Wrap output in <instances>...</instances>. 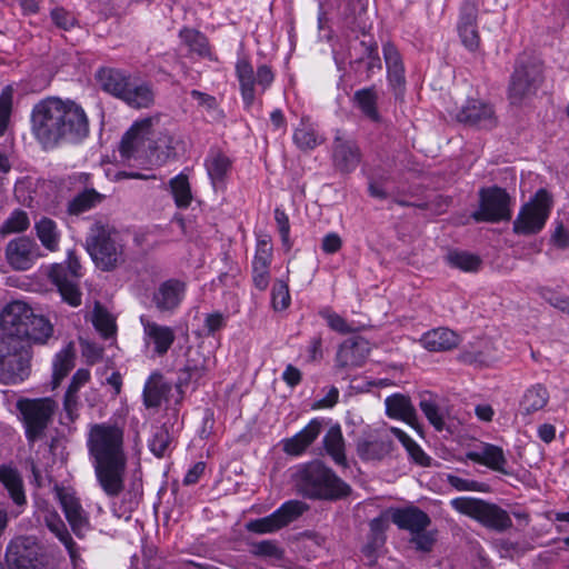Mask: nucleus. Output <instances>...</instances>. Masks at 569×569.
I'll return each mask as SVG.
<instances>
[{
  "mask_svg": "<svg viewBox=\"0 0 569 569\" xmlns=\"http://www.w3.org/2000/svg\"><path fill=\"white\" fill-rule=\"evenodd\" d=\"M31 132L43 150L79 144L90 133L84 109L73 100L48 97L37 102L30 116Z\"/></svg>",
  "mask_w": 569,
  "mask_h": 569,
  "instance_id": "1",
  "label": "nucleus"
},
{
  "mask_svg": "<svg viewBox=\"0 0 569 569\" xmlns=\"http://www.w3.org/2000/svg\"><path fill=\"white\" fill-rule=\"evenodd\" d=\"M123 429L117 423H94L90 427L87 447L96 478L109 498L118 497L124 489L127 456L123 448Z\"/></svg>",
  "mask_w": 569,
  "mask_h": 569,
  "instance_id": "2",
  "label": "nucleus"
},
{
  "mask_svg": "<svg viewBox=\"0 0 569 569\" xmlns=\"http://www.w3.org/2000/svg\"><path fill=\"white\" fill-rule=\"evenodd\" d=\"M295 483L309 499L336 501L351 493V487L320 460L301 465L295 473Z\"/></svg>",
  "mask_w": 569,
  "mask_h": 569,
  "instance_id": "3",
  "label": "nucleus"
},
{
  "mask_svg": "<svg viewBox=\"0 0 569 569\" xmlns=\"http://www.w3.org/2000/svg\"><path fill=\"white\" fill-rule=\"evenodd\" d=\"M86 249L96 267L102 271H112L126 261L124 242L120 232L101 222L90 227Z\"/></svg>",
  "mask_w": 569,
  "mask_h": 569,
  "instance_id": "4",
  "label": "nucleus"
},
{
  "mask_svg": "<svg viewBox=\"0 0 569 569\" xmlns=\"http://www.w3.org/2000/svg\"><path fill=\"white\" fill-rule=\"evenodd\" d=\"M31 346L26 339L0 336V383L19 385L31 373Z\"/></svg>",
  "mask_w": 569,
  "mask_h": 569,
  "instance_id": "5",
  "label": "nucleus"
},
{
  "mask_svg": "<svg viewBox=\"0 0 569 569\" xmlns=\"http://www.w3.org/2000/svg\"><path fill=\"white\" fill-rule=\"evenodd\" d=\"M450 506L458 513L467 516L482 527L496 532H505L513 526L507 510L481 498L456 497L450 500Z\"/></svg>",
  "mask_w": 569,
  "mask_h": 569,
  "instance_id": "6",
  "label": "nucleus"
},
{
  "mask_svg": "<svg viewBox=\"0 0 569 569\" xmlns=\"http://www.w3.org/2000/svg\"><path fill=\"white\" fill-rule=\"evenodd\" d=\"M553 196L546 188H539L520 207L513 220L512 231L518 236H533L543 230L553 208Z\"/></svg>",
  "mask_w": 569,
  "mask_h": 569,
  "instance_id": "7",
  "label": "nucleus"
},
{
  "mask_svg": "<svg viewBox=\"0 0 569 569\" xmlns=\"http://www.w3.org/2000/svg\"><path fill=\"white\" fill-rule=\"evenodd\" d=\"M542 66L528 57H519L508 84V99L511 104L520 106L526 98L536 96L543 83Z\"/></svg>",
  "mask_w": 569,
  "mask_h": 569,
  "instance_id": "8",
  "label": "nucleus"
},
{
  "mask_svg": "<svg viewBox=\"0 0 569 569\" xmlns=\"http://www.w3.org/2000/svg\"><path fill=\"white\" fill-rule=\"evenodd\" d=\"M24 426L26 438L33 443L40 439L52 421L58 409V403L49 397L46 398H20L16 403Z\"/></svg>",
  "mask_w": 569,
  "mask_h": 569,
  "instance_id": "9",
  "label": "nucleus"
},
{
  "mask_svg": "<svg viewBox=\"0 0 569 569\" xmlns=\"http://www.w3.org/2000/svg\"><path fill=\"white\" fill-rule=\"evenodd\" d=\"M513 199L499 186L482 187L479 190V208L471 213L476 222L499 223L512 217Z\"/></svg>",
  "mask_w": 569,
  "mask_h": 569,
  "instance_id": "10",
  "label": "nucleus"
},
{
  "mask_svg": "<svg viewBox=\"0 0 569 569\" xmlns=\"http://www.w3.org/2000/svg\"><path fill=\"white\" fill-rule=\"evenodd\" d=\"M158 122V118H144L134 122L121 139L119 147L121 157L127 160L143 157L150 159L151 149L160 147L153 142L154 124Z\"/></svg>",
  "mask_w": 569,
  "mask_h": 569,
  "instance_id": "11",
  "label": "nucleus"
},
{
  "mask_svg": "<svg viewBox=\"0 0 569 569\" xmlns=\"http://www.w3.org/2000/svg\"><path fill=\"white\" fill-rule=\"evenodd\" d=\"M80 262L73 250L68 252L63 263H56L51 267L49 277L57 286L62 300L72 307L81 305V291L79 289Z\"/></svg>",
  "mask_w": 569,
  "mask_h": 569,
  "instance_id": "12",
  "label": "nucleus"
},
{
  "mask_svg": "<svg viewBox=\"0 0 569 569\" xmlns=\"http://www.w3.org/2000/svg\"><path fill=\"white\" fill-rule=\"evenodd\" d=\"M236 76L246 109H250L256 100L257 88L264 92L273 82L274 74L267 64H261L254 72L247 59H239L236 63Z\"/></svg>",
  "mask_w": 569,
  "mask_h": 569,
  "instance_id": "13",
  "label": "nucleus"
},
{
  "mask_svg": "<svg viewBox=\"0 0 569 569\" xmlns=\"http://www.w3.org/2000/svg\"><path fill=\"white\" fill-rule=\"evenodd\" d=\"M307 505L299 500H289L271 515L251 520L247 530L254 533H271L297 520L306 510Z\"/></svg>",
  "mask_w": 569,
  "mask_h": 569,
  "instance_id": "14",
  "label": "nucleus"
},
{
  "mask_svg": "<svg viewBox=\"0 0 569 569\" xmlns=\"http://www.w3.org/2000/svg\"><path fill=\"white\" fill-rule=\"evenodd\" d=\"M478 17L479 1L462 0L458 12L457 32L462 46L471 53L481 50Z\"/></svg>",
  "mask_w": 569,
  "mask_h": 569,
  "instance_id": "15",
  "label": "nucleus"
},
{
  "mask_svg": "<svg viewBox=\"0 0 569 569\" xmlns=\"http://www.w3.org/2000/svg\"><path fill=\"white\" fill-rule=\"evenodd\" d=\"M455 118L459 123L478 130L489 131L498 124L495 107L477 98H468Z\"/></svg>",
  "mask_w": 569,
  "mask_h": 569,
  "instance_id": "16",
  "label": "nucleus"
},
{
  "mask_svg": "<svg viewBox=\"0 0 569 569\" xmlns=\"http://www.w3.org/2000/svg\"><path fill=\"white\" fill-rule=\"evenodd\" d=\"M391 520L400 529L410 532V542L418 550H427V515L423 511L413 506L395 509L391 512Z\"/></svg>",
  "mask_w": 569,
  "mask_h": 569,
  "instance_id": "17",
  "label": "nucleus"
},
{
  "mask_svg": "<svg viewBox=\"0 0 569 569\" xmlns=\"http://www.w3.org/2000/svg\"><path fill=\"white\" fill-rule=\"evenodd\" d=\"M6 261L16 271H27L42 257L39 244L30 237L10 240L4 248Z\"/></svg>",
  "mask_w": 569,
  "mask_h": 569,
  "instance_id": "18",
  "label": "nucleus"
},
{
  "mask_svg": "<svg viewBox=\"0 0 569 569\" xmlns=\"http://www.w3.org/2000/svg\"><path fill=\"white\" fill-rule=\"evenodd\" d=\"M361 151L358 143L337 130L332 141V164L341 174H349L355 171L361 162Z\"/></svg>",
  "mask_w": 569,
  "mask_h": 569,
  "instance_id": "19",
  "label": "nucleus"
},
{
  "mask_svg": "<svg viewBox=\"0 0 569 569\" xmlns=\"http://www.w3.org/2000/svg\"><path fill=\"white\" fill-rule=\"evenodd\" d=\"M33 316V310L23 301L8 303L0 313V336L24 339L23 335L28 333L27 326Z\"/></svg>",
  "mask_w": 569,
  "mask_h": 569,
  "instance_id": "20",
  "label": "nucleus"
},
{
  "mask_svg": "<svg viewBox=\"0 0 569 569\" xmlns=\"http://www.w3.org/2000/svg\"><path fill=\"white\" fill-rule=\"evenodd\" d=\"M143 328V341L147 347H152L154 355H167L176 340L174 330L171 327L159 325L147 316L140 317Z\"/></svg>",
  "mask_w": 569,
  "mask_h": 569,
  "instance_id": "21",
  "label": "nucleus"
},
{
  "mask_svg": "<svg viewBox=\"0 0 569 569\" xmlns=\"http://www.w3.org/2000/svg\"><path fill=\"white\" fill-rule=\"evenodd\" d=\"M57 497L73 533L82 538L89 529V520L79 499L63 488L57 487Z\"/></svg>",
  "mask_w": 569,
  "mask_h": 569,
  "instance_id": "22",
  "label": "nucleus"
},
{
  "mask_svg": "<svg viewBox=\"0 0 569 569\" xmlns=\"http://www.w3.org/2000/svg\"><path fill=\"white\" fill-rule=\"evenodd\" d=\"M370 352L369 341L362 337H352L345 340L337 352L338 368H358L363 366Z\"/></svg>",
  "mask_w": 569,
  "mask_h": 569,
  "instance_id": "23",
  "label": "nucleus"
},
{
  "mask_svg": "<svg viewBox=\"0 0 569 569\" xmlns=\"http://www.w3.org/2000/svg\"><path fill=\"white\" fill-rule=\"evenodd\" d=\"M186 365L180 370L178 387L188 386L192 381L200 380L212 367L213 361L209 355L198 348H189L186 352Z\"/></svg>",
  "mask_w": 569,
  "mask_h": 569,
  "instance_id": "24",
  "label": "nucleus"
},
{
  "mask_svg": "<svg viewBox=\"0 0 569 569\" xmlns=\"http://www.w3.org/2000/svg\"><path fill=\"white\" fill-rule=\"evenodd\" d=\"M38 545L32 537H18L10 542L7 549V560L18 569L34 567L38 557Z\"/></svg>",
  "mask_w": 569,
  "mask_h": 569,
  "instance_id": "25",
  "label": "nucleus"
},
{
  "mask_svg": "<svg viewBox=\"0 0 569 569\" xmlns=\"http://www.w3.org/2000/svg\"><path fill=\"white\" fill-rule=\"evenodd\" d=\"M184 291V282L169 279L153 292L152 302L160 312H172L181 303Z\"/></svg>",
  "mask_w": 569,
  "mask_h": 569,
  "instance_id": "26",
  "label": "nucleus"
},
{
  "mask_svg": "<svg viewBox=\"0 0 569 569\" xmlns=\"http://www.w3.org/2000/svg\"><path fill=\"white\" fill-rule=\"evenodd\" d=\"M466 458L475 463L485 466L492 471L505 476H511L512 472L506 469L507 458L503 449L492 443H483L481 451L469 450Z\"/></svg>",
  "mask_w": 569,
  "mask_h": 569,
  "instance_id": "27",
  "label": "nucleus"
},
{
  "mask_svg": "<svg viewBox=\"0 0 569 569\" xmlns=\"http://www.w3.org/2000/svg\"><path fill=\"white\" fill-rule=\"evenodd\" d=\"M204 166L214 190H223L232 161L219 149H210Z\"/></svg>",
  "mask_w": 569,
  "mask_h": 569,
  "instance_id": "28",
  "label": "nucleus"
},
{
  "mask_svg": "<svg viewBox=\"0 0 569 569\" xmlns=\"http://www.w3.org/2000/svg\"><path fill=\"white\" fill-rule=\"evenodd\" d=\"M382 51L389 83L393 88L396 96H399L403 93L406 86L405 67L401 54L391 42H386L382 47Z\"/></svg>",
  "mask_w": 569,
  "mask_h": 569,
  "instance_id": "29",
  "label": "nucleus"
},
{
  "mask_svg": "<svg viewBox=\"0 0 569 569\" xmlns=\"http://www.w3.org/2000/svg\"><path fill=\"white\" fill-rule=\"evenodd\" d=\"M322 429L319 419H312L300 432L282 441V449L287 455L300 456L318 438Z\"/></svg>",
  "mask_w": 569,
  "mask_h": 569,
  "instance_id": "30",
  "label": "nucleus"
},
{
  "mask_svg": "<svg viewBox=\"0 0 569 569\" xmlns=\"http://www.w3.org/2000/svg\"><path fill=\"white\" fill-rule=\"evenodd\" d=\"M392 450V441L388 436L359 439L357 453L362 460H381Z\"/></svg>",
  "mask_w": 569,
  "mask_h": 569,
  "instance_id": "31",
  "label": "nucleus"
},
{
  "mask_svg": "<svg viewBox=\"0 0 569 569\" xmlns=\"http://www.w3.org/2000/svg\"><path fill=\"white\" fill-rule=\"evenodd\" d=\"M386 412L389 417L401 419L422 433L421 427L417 423L416 410L408 397L399 393L388 397L386 399Z\"/></svg>",
  "mask_w": 569,
  "mask_h": 569,
  "instance_id": "32",
  "label": "nucleus"
},
{
  "mask_svg": "<svg viewBox=\"0 0 569 569\" xmlns=\"http://www.w3.org/2000/svg\"><path fill=\"white\" fill-rule=\"evenodd\" d=\"M121 100L136 109L149 108L153 104L154 91L148 82H137L130 79Z\"/></svg>",
  "mask_w": 569,
  "mask_h": 569,
  "instance_id": "33",
  "label": "nucleus"
},
{
  "mask_svg": "<svg viewBox=\"0 0 569 569\" xmlns=\"http://www.w3.org/2000/svg\"><path fill=\"white\" fill-rule=\"evenodd\" d=\"M549 391L542 383H535L527 388L519 402V411L523 416L542 410L549 401Z\"/></svg>",
  "mask_w": 569,
  "mask_h": 569,
  "instance_id": "34",
  "label": "nucleus"
},
{
  "mask_svg": "<svg viewBox=\"0 0 569 569\" xmlns=\"http://www.w3.org/2000/svg\"><path fill=\"white\" fill-rule=\"evenodd\" d=\"M96 77L101 88L106 92L119 99H121L130 81V77H128L124 72L113 68H101L98 70Z\"/></svg>",
  "mask_w": 569,
  "mask_h": 569,
  "instance_id": "35",
  "label": "nucleus"
},
{
  "mask_svg": "<svg viewBox=\"0 0 569 569\" xmlns=\"http://www.w3.org/2000/svg\"><path fill=\"white\" fill-rule=\"evenodd\" d=\"M170 390L171 386L164 381L161 373H152L143 388L144 406L147 408H159Z\"/></svg>",
  "mask_w": 569,
  "mask_h": 569,
  "instance_id": "36",
  "label": "nucleus"
},
{
  "mask_svg": "<svg viewBox=\"0 0 569 569\" xmlns=\"http://www.w3.org/2000/svg\"><path fill=\"white\" fill-rule=\"evenodd\" d=\"M323 447L337 466H348L345 453V440L339 425L331 427L323 437Z\"/></svg>",
  "mask_w": 569,
  "mask_h": 569,
  "instance_id": "37",
  "label": "nucleus"
},
{
  "mask_svg": "<svg viewBox=\"0 0 569 569\" xmlns=\"http://www.w3.org/2000/svg\"><path fill=\"white\" fill-rule=\"evenodd\" d=\"M34 230L43 248L50 252H56L59 249L61 234L57 223L52 219L42 217L40 220L36 221Z\"/></svg>",
  "mask_w": 569,
  "mask_h": 569,
  "instance_id": "38",
  "label": "nucleus"
},
{
  "mask_svg": "<svg viewBox=\"0 0 569 569\" xmlns=\"http://www.w3.org/2000/svg\"><path fill=\"white\" fill-rule=\"evenodd\" d=\"M293 142L300 150L309 151L321 144L323 138L309 120L302 118L299 126L295 129Z\"/></svg>",
  "mask_w": 569,
  "mask_h": 569,
  "instance_id": "39",
  "label": "nucleus"
},
{
  "mask_svg": "<svg viewBox=\"0 0 569 569\" xmlns=\"http://www.w3.org/2000/svg\"><path fill=\"white\" fill-rule=\"evenodd\" d=\"M44 523L48 529L64 545L71 559L77 558V545L70 536L64 522L54 511H48L44 515Z\"/></svg>",
  "mask_w": 569,
  "mask_h": 569,
  "instance_id": "40",
  "label": "nucleus"
},
{
  "mask_svg": "<svg viewBox=\"0 0 569 569\" xmlns=\"http://www.w3.org/2000/svg\"><path fill=\"white\" fill-rule=\"evenodd\" d=\"M0 481L16 505L22 506L26 503L23 482L16 469L4 465L0 466Z\"/></svg>",
  "mask_w": 569,
  "mask_h": 569,
  "instance_id": "41",
  "label": "nucleus"
},
{
  "mask_svg": "<svg viewBox=\"0 0 569 569\" xmlns=\"http://www.w3.org/2000/svg\"><path fill=\"white\" fill-rule=\"evenodd\" d=\"M28 333L23 335V338L31 346L33 343H46L53 333V326L51 322L41 315H36L29 320L27 326Z\"/></svg>",
  "mask_w": 569,
  "mask_h": 569,
  "instance_id": "42",
  "label": "nucleus"
},
{
  "mask_svg": "<svg viewBox=\"0 0 569 569\" xmlns=\"http://www.w3.org/2000/svg\"><path fill=\"white\" fill-rule=\"evenodd\" d=\"M429 392V425L441 433L442 438L449 439L455 435L456 422L448 415H445L430 398Z\"/></svg>",
  "mask_w": 569,
  "mask_h": 569,
  "instance_id": "43",
  "label": "nucleus"
},
{
  "mask_svg": "<svg viewBox=\"0 0 569 569\" xmlns=\"http://www.w3.org/2000/svg\"><path fill=\"white\" fill-rule=\"evenodd\" d=\"M76 355L72 347H67L56 355L53 361L52 388H57L74 367Z\"/></svg>",
  "mask_w": 569,
  "mask_h": 569,
  "instance_id": "44",
  "label": "nucleus"
},
{
  "mask_svg": "<svg viewBox=\"0 0 569 569\" xmlns=\"http://www.w3.org/2000/svg\"><path fill=\"white\" fill-rule=\"evenodd\" d=\"M459 336L448 328L429 330V351H447L459 345Z\"/></svg>",
  "mask_w": 569,
  "mask_h": 569,
  "instance_id": "45",
  "label": "nucleus"
},
{
  "mask_svg": "<svg viewBox=\"0 0 569 569\" xmlns=\"http://www.w3.org/2000/svg\"><path fill=\"white\" fill-rule=\"evenodd\" d=\"M353 100L367 118L375 122L380 120V114L377 110L378 97L375 88H365L356 91Z\"/></svg>",
  "mask_w": 569,
  "mask_h": 569,
  "instance_id": "46",
  "label": "nucleus"
},
{
  "mask_svg": "<svg viewBox=\"0 0 569 569\" xmlns=\"http://www.w3.org/2000/svg\"><path fill=\"white\" fill-rule=\"evenodd\" d=\"M448 264L463 272H476L482 261L479 256L468 251L452 250L447 254Z\"/></svg>",
  "mask_w": 569,
  "mask_h": 569,
  "instance_id": "47",
  "label": "nucleus"
},
{
  "mask_svg": "<svg viewBox=\"0 0 569 569\" xmlns=\"http://www.w3.org/2000/svg\"><path fill=\"white\" fill-rule=\"evenodd\" d=\"M101 200L102 196L94 189H86L69 201L67 211L69 214L78 216L92 209Z\"/></svg>",
  "mask_w": 569,
  "mask_h": 569,
  "instance_id": "48",
  "label": "nucleus"
},
{
  "mask_svg": "<svg viewBox=\"0 0 569 569\" xmlns=\"http://www.w3.org/2000/svg\"><path fill=\"white\" fill-rule=\"evenodd\" d=\"M30 220L24 210L16 209L0 226V234L21 233L29 229Z\"/></svg>",
  "mask_w": 569,
  "mask_h": 569,
  "instance_id": "49",
  "label": "nucleus"
},
{
  "mask_svg": "<svg viewBox=\"0 0 569 569\" xmlns=\"http://www.w3.org/2000/svg\"><path fill=\"white\" fill-rule=\"evenodd\" d=\"M170 188L177 207L187 208L192 200L188 177L181 173L172 178L170 180Z\"/></svg>",
  "mask_w": 569,
  "mask_h": 569,
  "instance_id": "50",
  "label": "nucleus"
},
{
  "mask_svg": "<svg viewBox=\"0 0 569 569\" xmlns=\"http://www.w3.org/2000/svg\"><path fill=\"white\" fill-rule=\"evenodd\" d=\"M153 142L160 147L151 149L150 161L156 164L164 163L170 157L176 154L174 139L170 134H160V137Z\"/></svg>",
  "mask_w": 569,
  "mask_h": 569,
  "instance_id": "51",
  "label": "nucleus"
},
{
  "mask_svg": "<svg viewBox=\"0 0 569 569\" xmlns=\"http://www.w3.org/2000/svg\"><path fill=\"white\" fill-rule=\"evenodd\" d=\"M391 433L395 435L406 448L410 457L419 465L427 466V458L423 450L401 429L392 427Z\"/></svg>",
  "mask_w": 569,
  "mask_h": 569,
  "instance_id": "52",
  "label": "nucleus"
},
{
  "mask_svg": "<svg viewBox=\"0 0 569 569\" xmlns=\"http://www.w3.org/2000/svg\"><path fill=\"white\" fill-rule=\"evenodd\" d=\"M171 442V436L169 433V430L164 427H158L152 433V437L149 441V448L151 452L158 457L162 458L164 457L169 446Z\"/></svg>",
  "mask_w": 569,
  "mask_h": 569,
  "instance_id": "53",
  "label": "nucleus"
},
{
  "mask_svg": "<svg viewBox=\"0 0 569 569\" xmlns=\"http://www.w3.org/2000/svg\"><path fill=\"white\" fill-rule=\"evenodd\" d=\"M13 89L6 86L0 93V136H3L11 116Z\"/></svg>",
  "mask_w": 569,
  "mask_h": 569,
  "instance_id": "54",
  "label": "nucleus"
},
{
  "mask_svg": "<svg viewBox=\"0 0 569 569\" xmlns=\"http://www.w3.org/2000/svg\"><path fill=\"white\" fill-rule=\"evenodd\" d=\"M180 37L192 51L201 56L209 52L207 38L199 31L184 29L180 32Z\"/></svg>",
  "mask_w": 569,
  "mask_h": 569,
  "instance_id": "55",
  "label": "nucleus"
},
{
  "mask_svg": "<svg viewBox=\"0 0 569 569\" xmlns=\"http://www.w3.org/2000/svg\"><path fill=\"white\" fill-rule=\"evenodd\" d=\"M272 306L276 310H284L290 305V293L287 282L276 280L272 287Z\"/></svg>",
  "mask_w": 569,
  "mask_h": 569,
  "instance_id": "56",
  "label": "nucleus"
},
{
  "mask_svg": "<svg viewBox=\"0 0 569 569\" xmlns=\"http://www.w3.org/2000/svg\"><path fill=\"white\" fill-rule=\"evenodd\" d=\"M447 482L457 491L485 492L487 490V485L483 482L463 479L451 473L447 475Z\"/></svg>",
  "mask_w": 569,
  "mask_h": 569,
  "instance_id": "57",
  "label": "nucleus"
},
{
  "mask_svg": "<svg viewBox=\"0 0 569 569\" xmlns=\"http://www.w3.org/2000/svg\"><path fill=\"white\" fill-rule=\"evenodd\" d=\"M93 325L104 338H109L114 332L113 319L100 307H97L94 310Z\"/></svg>",
  "mask_w": 569,
  "mask_h": 569,
  "instance_id": "58",
  "label": "nucleus"
},
{
  "mask_svg": "<svg viewBox=\"0 0 569 569\" xmlns=\"http://www.w3.org/2000/svg\"><path fill=\"white\" fill-rule=\"evenodd\" d=\"M320 316L327 320L328 326L340 333H346L349 331V327L346 322V320L339 316L338 313L329 310L323 309L320 311Z\"/></svg>",
  "mask_w": 569,
  "mask_h": 569,
  "instance_id": "59",
  "label": "nucleus"
},
{
  "mask_svg": "<svg viewBox=\"0 0 569 569\" xmlns=\"http://www.w3.org/2000/svg\"><path fill=\"white\" fill-rule=\"evenodd\" d=\"M51 19L53 23L63 30L71 29L76 23V18L63 8H56L51 11Z\"/></svg>",
  "mask_w": 569,
  "mask_h": 569,
  "instance_id": "60",
  "label": "nucleus"
},
{
  "mask_svg": "<svg viewBox=\"0 0 569 569\" xmlns=\"http://www.w3.org/2000/svg\"><path fill=\"white\" fill-rule=\"evenodd\" d=\"M252 280L257 289L266 290L270 282L269 267L252 263Z\"/></svg>",
  "mask_w": 569,
  "mask_h": 569,
  "instance_id": "61",
  "label": "nucleus"
},
{
  "mask_svg": "<svg viewBox=\"0 0 569 569\" xmlns=\"http://www.w3.org/2000/svg\"><path fill=\"white\" fill-rule=\"evenodd\" d=\"M63 409L66 411L67 418L70 422H73L78 418V409H79V397L78 393L68 391L63 398Z\"/></svg>",
  "mask_w": 569,
  "mask_h": 569,
  "instance_id": "62",
  "label": "nucleus"
},
{
  "mask_svg": "<svg viewBox=\"0 0 569 569\" xmlns=\"http://www.w3.org/2000/svg\"><path fill=\"white\" fill-rule=\"evenodd\" d=\"M271 256H272V248H271L270 242L267 240H261L258 243V249H257V252H256L252 263L269 267L270 261H271Z\"/></svg>",
  "mask_w": 569,
  "mask_h": 569,
  "instance_id": "63",
  "label": "nucleus"
},
{
  "mask_svg": "<svg viewBox=\"0 0 569 569\" xmlns=\"http://www.w3.org/2000/svg\"><path fill=\"white\" fill-rule=\"evenodd\" d=\"M226 317L221 312L208 313L204 318V327L209 335L222 329L226 326Z\"/></svg>",
  "mask_w": 569,
  "mask_h": 569,
  "instance_id": "64",
  "label": "nucleus"
}]
</instances>
